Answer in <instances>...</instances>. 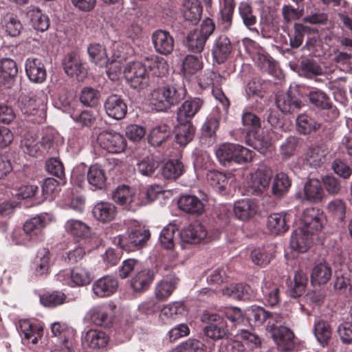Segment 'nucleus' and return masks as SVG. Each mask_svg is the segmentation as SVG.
<instances>
[{"label":"nucleus","mask_w":352,"mask_h":352,"mask_svg":"<svg viewBox=\"0 0 352 352\" xmlns=\"http://www.w3.org/2000/svg\"><path fill=\"white\" fill-rule=\"evenodd\" d=\"M248 317L253 320L255 325H265L273 340L279 350L289 351L294 347V334L292 331L285 327L289 321L287 314L270 312L263 307L252 305L245 310Z\"/></svg>","instance_id":"nucleus-1"},{"label":"nucleus","mask_w":352,"mask_h":352,"mask_svg":"<svg viewBox=\"0 0 352 352\" xmlns=\"http://www.w3.org/2000/svg\"><path fill=\"white\" fill-rule=\"evenodd\" d=\"M186 94L182 87L166 84L155 89L150 96V104L157 111H164L178 104Z\"/></svg>","instance_id":"nucleus-2"},{"label":"nucleus","mask_w":352,"mask_h":352,"mask_svg":"<svg viewBox=\"0 0 352 352\" xmlns=\"http://www.w3.org/2000/svg\"><path fill=\"white\" fill-rule=\"evenodd\" d=\"M47 98L45 95L41 96L23 95L19 100V107L21 112L30 117V120L34 123H43L47 116Z\"/></svg>","instance_id":"nucleus-3"},{"label":"nucleus","mask_w":352,"mask_h":352,"mask_svg":"<svg viewBox=\"0 0 352 352\" xmlns=\"http://www.w3.org/2000/svg\"><path fill=\"white\" fill-rule=\"evenodd\" d=\"M219 162L223 165L230 163L243 164L252 161L253 152L237 144L224 143L215 151Z\"/></svg>","instance_id":"nucleus-4"},{"label":"nucleus","mask_w":352,"mask_h":352,"mask_svg":"<svg viewBox=\"0 0 352 352\" xmlns=\"http://www.w3.org/2000/svg\"><path fill=\"white\" fill-rule=\"evenodd\" d=\"M123 74L127 83L133 89H144L149 85L150 76L146 65L142 62L127 63Z\"/></svg>","instance_id":"nucleus-5"},{"label":"nucleus","mask_w":352,"mask_h":352,"mask_svg":"<svg viewBox=\"0 0 352 352\" xmlns=\"http://www.w3.org/2000/svg\"><path fill=\"white\" fill-rule=\"evenodd\" d=\"M272 169L260 165L257 169L250 175L246 183V192L250 195H260L268 188L272 178Z\"/></svg>","instance_id":"nucleus-6"},{"label":"nucleus","mask_w":352,"mask_h":352,"mask_svg":"<svg viewBox=\"0 0 352 352\" xmlns=\"http://www.w3.org/2000/svg\"><path fill=\"white\" fill-rule=\"evenodd\" d=\"M243 44L247 52L252 56L255 63L262 72L268 74L274 72L276 63L267 54L263 48L260 47L255 41L248 38L243 40Z\"/></svg>","instance_id":"nucleus-7"},{"label":"nucleus","mask_w":352,"mask_h":352,"mask_svg":"<svg viewBox=\"0 0 352 352\" xmlns=\"http://www.w3.org/2000/svg\"><path fill=\"white\" fill-rule=\"evenodd\" d=\"M149 237L148 229L141 225H135L129 230L127 236H119L118 244L124 250L133 251L144 245Z\"/></svg>","instance_id":"nucleus-8"},{"label":"nucleus","mask_w":352,"mask_h":352,"mask_svg":"<svg viewBox=\"0 0 352 352\" xmlns=\"http://www.w3.org/2000/svg\"><path fill=\"white\" fill-rule=\"evenodd\" d=\"M97 143L103 150L111 153H120L126 146L125 138L120 133L113 131H102L97 138Z\"/></svg>","instance_id":"nucleus-9"},{"label":"nucleus","mask_w":352,"mask_h":352,"mask_svg":"<svg viewBox=\"0 0 352 352\" xmlns=\"http://www.w3.org/2000/svg\"><path fill=\"white\" fill-rule=\"evenodd\" d=\"M203 320L208 322L204 329L206 336L213 340H221L228 337L226 322L219 315L207 313L204 315Z\"/></svg>","instance_id":"nucleus-10"},{"label":"nucleus","mask_w":352,"mask_h":352,"mask_svg":"<svg viewBox=\"0 0 352 352\" xmlns=\"http://www.w3.org/2000/svg\"><path fill=\"white\" fill-rule=\"evenodd\" d=\"M324 216L323 212L318 208H306L301 217V226L299 227L311 234L320 232L323 226Z\"/></svg>","instance_id":"nucleus-11"},{"label":"nucleus","mask_w":352,"mask_h":352,"mask_svg":"<svg viewBox=\"0 0 352 352\" xmlns=\"http://www.w3.org/2000/svg\"><path fill=\"white\" fill-rule=\"evenodd\" d=\"M63 67L65 74L82 80L87 76V69L80 55L74 52L66 54L63 59Z\"/></svg>","instance_id":"nucleus-12"},{"label":"nucleus","mask_w":352,"mask_h":352,"mask_svg":"<svg viewBox=\"0 0 352 352\" xmlns=\"http://www.w3.org/2000/svg\"><path fill=\"white\" fill-rule=\"evenodd\" d=\"M278 109L283 113H294L304 106L302 101L297 97L296 91L289 89L286 93H280L276 98Z\"/></svg>","instance_id":"nucleus-13"},{"label":"nucleus","mask_w":352,"mask_h":352,"mask_svg":"<svg viewBox=\"0 0 352 352\" xmlns=\"http://www.w3.org/2000/svg\"><path fill=\"white\" fill-rule=\"evenodd\" d=\"M16 329L23 344H36L43 336V327L40 324L32 323L29 320L23 319L19 322Z\"/></svg>","instance_id":"nucleus-14"},{"label":"nucleus","mask_w":352,"mask_h":352,"mask_svg":"<svg viewBox=\"0 0 352 352\" xmlns=\"http://www.w3.org/2000/svg\"><path fill=\"white\" fill-rule=\"evenodd\" d=\"M151 40L157 53L167 56L173 51L174 38L169 32L157 30L152 34Z\"/></svg>","instance_id":"nucleus-15"},{"label":"nucleus","mask_w":352,"mask_h":352,"mask_svg":"<svg viewBox=\"0 0 352 352\" xmlns=\"http://www.w3.org/2000/svg\"><path fill=\"white\" fill-rule=\"evenodd\" d=\"M107 115L115 120H121L127 113V105L121 96L111 94L109 96L104 103Z\"/></svg>","instance_id":"nucleus-16"},{"label":"nucleus","mask_w":352,"mask_h":352,"mask_svg":"<svg viewBox=\"0 0 352 352\" xmlns=\"http://www.w3.org/2000/svg\"><path fill=\"white\" fill-rule=\"evenodd\" d=\"M329 160V149L324 145H318L308 148L303 162L304 164L316 168L322 166Z\"/></svg>","instance_id":"nucleus-17"},{"label":"nucleus","mask_w":352,"mask_h":352,"mask_svg":"<svg viewBox=\"0 0 352 352\" xmlns=\"http://www.w3.org/2000/svg\"><path fill=\"white\" fill-rule=\"evenodd\" d=\"M85 318L96 326L109 328L112 325L110 309L105 305H96L91 307L86 314Z\"/></svg>","instance_id":"nucleus-18"},{"label":"nucleus","mask_w":352,"mask_h":352,"mask_svg":"<svg viewBox=\"0 0 352 352\" xmlns=\"http://www.w3.org/2000/svg\"><path fill=\"white\" fill-rule=\"evenodd\" d=\"M203 101L199 98L186 100L177 111L178 123H191V120L201 109Z\"/></svg>","instance_id":"nucleus-19"},{"label":"nucleus","mask_w":352,"mask_h":352,"mask_svg":"<svg viewBox=\"0 0 352 352\" xmlns=\"http://www.w3.org/2000/svg\"><path fill=\"white\" fill-rule=\"evenodd\" d=\"M25 69L29 80L35 83H41L46 79L47 73L41 60L38 58H28Z\"/></svg>","instance_id":"nucleus-20"},{"label":"nucleus","mask_w":352,"mask_h":352,"mask_svg":"<svg viewBox=\"0 0 352 352\" xmlns=\"http://www.w3.org/2000/svg\"><path fill=\"white\" fill-rule=\"evenodd\" d=\"M118 281L113 276H104L97 280L92 285L93 292L98 297L110 296L117 291Z\"/></svg>","instance_id":"nucleus-21"},{"label":"nucleus","mask_w":352,"mask_h":352,"mask_svg":"<svg viewBox=\"0 0 352 352\" xmlns=\"http://www.w3.org/2000/svg\"><path fill=\"white\" fill-rule=\"evenodd\" d=\"M18 73L16 62L11 58H3L0 61V87L9 88L15 80Z\"/></svg>","instance_id":"nucleus-22"},{"label":"nucleus","mask_w":352,"mask_h":352,"mask_svg":"<svg viewBox=\"0 0 352 352\" xmlns=\"http://www.w3.org/2000/svg\"><path fill=\"white\" fill-rule=\"evenodd\" d=\"M232 46L229 38L226 35L219 36L214 41L212 54L214 60L221 64L224 63L230 55Z\"/></svg>","instance_id":"nucleus-23"},{"label":"nucleus","mask_w":352,"mask_h":352,"mask_svg":"<svg viewBox=\"0 0 352 352\" xmlns=\"http://www.w3.org/2000/svg\"><path fill=\"white\" fill-rule=\"evenodd\" d=\"M308 98L310 103L315 107L329 110L331 113V119L338 118L340 115L338 109L333 106L330 98L324 92L320 90L311 91L309 93Z\"/></svg>","instance_id":"nucleus-24"},{"label":"nucleus","mask_w":352,"mask_h":352,"mask_svg":"<svg viewBox=\"0 0 352 352\" xmlns=\"http://www.w3.org/2000/svg\"><path fill=\"white\" fill-rule=\"evenodd\" d=\"M112 199L118 204L129 206L131 209L139 205V201L135 198L134 190L126 185L117 187L112 193Z\"/></svg>","instance_id":"nucleus-25"},{"label":"nucleus","mask_w":352,"mask_h":352,"mask_svg":"<svg viewBox=\"0 0 352 352\" xmlns=\"http://www.w3.org/2000/svg\"><path fill=\"white\" fill-rule=\"evenodd\" d=\"M207 236L204 226L199 223L190 224L180 232L181 240L184 243L196 244L204 240Z\"/></svg>","instance_id":"nucleus-26"},{"label":"nucleus","mask_w":352,"mask_h":352,"mask_svg":"<svg viewBox=\"0 0 352 352\" xmlns=\"http://www.w3.org/2000/svg\"><path fill=\"white\" fill-rule=\"evenodd\" d=\"M307 230L298 228L292 233L290 240L291 248L300 253L305 252L312 243V236Z\"/></svg>","instance_id":"nucleus-27"},{"label":"nucleus","mask_w":352,"mask_h":352,"mask_svg":"<svg viewBox=\"0 0 352 352\" xmlns=\"http://www.w3.org/2000/svg\"><path fill=\"white\" fill-rule=\"evenodd\" d=\"M179 279L174 274L165 276L155 286V294L158 300L168 298L175 289Z\"/></svg>","instance_id":"nucleus-28"},{"label":"nucleus","mask_w":352,"mask_h":352,"mask_svg":"<svg viewBox=\"0 0 352 352\" xmlns=\"http://www.w3.org/2000/svg\"><path fill=\"white\" fill-rule=\"evenodd\" d=\"M109 341L107 334L99 330L90 329L82 338L84 346L91 349H98L104 347Z\"/></svg>","instance_id":"nucleus-29"},{"label":"nucleus","mask_w":352,"mask_h":352,"mask_svg":"<svg viewBox=\"0 0 352 352\" xmlns=\"http://www.w3.org/2000/svg\"><path fill=\"white\" fill-rule=\"evenodd\" d=\"M45 217L42 215H37L28 220L23 224V230L30 242L37 241L42 234L45 227Z\"/></svg>","instance_id":"nucleus-30"},{"label":"nucleus","mask_w":352,"mask_h":352,"mask_svg":"<svg viewBox=\"0 0 352 352\" xmlns=\"http://www.w3.org/2000/svg\"><path fill=\"white\" fill-rule=\"evenodd\" d=\"M296 129L303 135H309L318 131L322 126L320 121L314 117L304 113L299 114L296 120Z\"/></svg>","instance_id":"nucleus-31"},{"label":"nucleus","mask_w":352,"mask_h":352,"mask_svg":"<svg viewBox=\"0 0 352 352\" xmlns=\"http://www.w3.org/2000/svg\"><path fill=\"white\" fill-rule=\"evenodd\" d=\"M116 213V207L109 202H98L92 209V214L94 218L102 223H107L113 220Z\"/></svg>","instance_id":"nucleus-32"},{"label":"nucleus","mask_w":352,"mask_h":352,"mask_svg":"<svg viewBox=\"0 0 352 352\" xmlns=\"http://www.w3.org/2000/svg\"><path fill=\"white\" fill-rule=\"evenodd\" d=\"M184 19L192 25H196L200 21L202 7L199 0H184L183 3Z\"/></svg>","instance_id":"nucleus-33"},{"label":"nucleus","mask_w":352,"mask_h":352,"mask_svg":"<svg viewBox=\"0 0 352 352\" xmlns=\"http://www.w3.org/2000/svg\"><path fill=\"white\" fill-rule=\"evenodd\" d=\"M234 212L238 219L248 220L256 213V205L252 199H243L234 203Z\"/></svg>","instance_id":"nucleus-34"},{"label":"nucleus","mask_w":352,"mask_h":352,"mask_svg":"<svg viewBox=\"0 0 352 352\" xmlns=\"http://www.w3.org/2000/svg\"><path fill=\"white\" fill-rule=\"evenodd\" d=\"M180 210L190 214H200L204 209L202 201L195 195H182L178 201Z\"/></svg>","instance_id":"nucleus-35"},{"label":"nucleus","mask_w":352,"mask_h":352,"mask_svg":"<svg viewBox=\"0 0 352 352\" xmlns=\"http://www.w3.org/2000/svg\"><path fill=\"white\" fill-rule=\"evenodd\" d=\"M287 214L284 212L273 213L267 217V226L272 234H281L289 228Z\"/></svg>","instance_id":"nucleus-36"},{"label":"nucleus","mask_w":352,"mask_h":352,"mask_svg":"<svg viewBox=\"0 0 352 352\" xmlns=\"http://www.w3.org/2000/svg\"><path fill=\"white\" fill-rule=\"evenodd\" d=\"M276 245L273 243L268 244L261 248H257L251 252L250 257L252 262L258 265H267L274 256Z\"/></svg>","instance_id":"nucleus-37"},{"label":"nucleus","mask_w":352,"mask_h":352,"mask_svg":"<svg viewBox=\"0 0 352 352\" xmlns=\"http://www.w3.org/2000/svg\"><path fill=\"white\" fill-rule=\"evenodd\" d=\"M154 279V273L151 270H143L137 272L131 280V286L135 292L146 290Z\"/></svg>","instance_id":"nucleus-38"},{"label":"nucleus","mask_w":352,"mask_h":352,"mask_svg":"<svg viewBox=\"0 0 352 352\" xmlns=\"http://www.w3.org/2000/svg\"><path fill=\"white\" fill-rule=\"evenodd\" d=\"M332 271L330 265L326 262H320L314 267L311 274V281L313 285H323L331 278Z\"/></svg>","instance_id":"nucleus-39"},{"label":"nucleus","mask_w":352,"mask_h":352,"mask_svg":"<svg viewBox=\"0 0 352 352\" xmlns=\"http://www.w3.org/2000/svg\"><path fill=\"white\" fill-rule=\"evenodd\" d=\"M51 331L52 336L57 338V341L60 344L63 342L70 343L74 340L76 331L65 324H61L58 322L52 323Z\"/></svg>","instance_id":"nucleus-40"},{"label":"nucleus","mask_w":352,"mask_h":352,"mask_svg":"<svg viewBox=\"0 0 352 352\" xmlns=\"http://www.w3.org/2000/svg\"><path fill=\"white\" fill-rule=\"evenodd\" d=\"M87 180L96 189H102L107 182L104 170L98 164L91 165L88 168Z\"/></svg>","instance_id":"nucleus-41"},{"label":"nucleus","mask_w":352,"mask_h":352,"mask_svg":"<svg viewBox=\"0 0 352 352\" xmlns=\"http://www.w3.org/2000/svg\"><path fill=\"white\" fill-rule=\"evenodd\" d=\"M171 135V129L166 124H161L154 126L149 134L148 142L153 146H159Z\"/></svg>","instance_id":"nucleus-42"},{"label":"nucleus","mask_w":352,"mask_h":352,"mask_svg":"<svg viewBox=\"0 0 352 352\" xmlns=\"http://www.w3.org/2000/svg\"><path fill=\"white\" fill-rule=\"evenodd\" d=\"M65 231L70 235L77 238H85L89 236L90 227L80 220L69 219L65 224Z\"/></svg>","instance_id":"nucleus-43"},{"label":"nucleus","mask_w":352,"mask_h":352,"mask_svg":"<svg viewBox=\"0 0 352 352\" xmlns=\"http://www.w3.org/2000/svg\"><path fill=\"white\" fill-rule=\"evenodd\" d=\"M1 23L6 29V32L11 36L19 35L23 28L18 16L13 12H6L3 16Z\"/></svg>","instance_id":"nucleus-44"},{"label":"nucleus","mask_w":352,"mask_h":352,"mask_svg":"<svg viewBox=\"0 0 352 352\" xmlns=\"http://www.w3.org/2000/svg\"><path fill=\"white\" fill-rule=\"evenodd\" d=\"M304 194L305 199L311 202L320 201L324 196L320 182L318 179H310L305 184Z\"/></svg>","instance_id":"nucleus-45"},{"label":"nucleus","mask_w":352,"mask_h":352,"mask_svg":"<svg viewBox=\"0 0 352 352\" xmlns=\"http://www.w3.org/2000/svg\"><path fill=\"white\" fill-rule=\"evenodd\" d=\"M195 129L192 123H178L175 127V142L181 146L188 144L193 138Z\"/></svg>","instance_id":"nucleus-46"},{"label":"nucleus","mask_w":352,"mask_h":352,"mask_svg":"<svg viewBox=\"0 0 352 352\" xmlns=\"http://www.w3.org/2000/svg\"><path fill=\"white\" fill-rule=\"evenodd\" d=\"M184 172V165L179 160L166 162L161 168L162 175L166 179H174L180 177Z\"/></svg>","instance_id":"nucleus-47"},{"label":"nucleus","mask_w":352,"mask_h":352,"mask_svg":"<svg viewBox=\"0 0 352 352\" xmlns=\"http://www.w3.org/2000/svg\"><path fill=\"white\" fill-rule=\"evenodd\" d=\"M291 182L285 173H277L272 182V192L278 198L283 197L289 190Z\"/></svg>","instance_id":"nucleus-48"},{"label":"nucleus","mask_w":352,"mask_h":352,"mask_svg":"<svg viewBox=\"0 0 352 352\" xmlns=\"http://www.w3.org/2000/svg\"><path fill=\"white\" fill-rule=\"evenodd\" d=\"M314 332L318 342L322 346L328 344L332 335V329L330 324L323 320H319L315 322Z\"/></svg>","instance_id":"nucleus-49"},{"label":"nucleus","mask_w":352,"mask_h":352,"mask_svg":"<svg viewBox=\"0 0 352 352\" xmlns=\"http://www.w3.org/2000/svg\"><path fill=\"white\" fill-rule=\"evenodd\" d=\"M34 270L36 275H43L48 273L50 265V252L47 248L40 249L34 259Z\"/></svg>","instance_id":"nucleus-50"},{"label":"nucleus","mask_w":352,"mask_h":352,"mask_svg":"<svg viewBox=\"0 0 352 352\" xmlns=\"http://www.w3.org/2000/svg\"><path fill=\"white\" fill-rule=\"evenodd\" d=\"M264 303L270 307L276 306L280 301L278 287L270 281H264L261 286Z\"/></svg>","instance_id":"nucleus-51"},{"label":"nucleus","mask_w":352,"mask_h":352,"mask_svg":"<svg viewBox=\"0 0 352 352\" xmlns=\"http://www.w3.org/2000/svg\"><path fill=\"white\" fill-rule=\"evenodd\" d=\"M87 50L91 62L101 67L107 65L109 58L103 46L100 44H91Z\"/></svg>","instance_id":"nucleus-52"},{"label":"nucleus","mask_w":352,"mask_h":352,"mask_svg":"<svg viewBox=\"0 0 352 352\" xmlns=\"http://www.w3.org/2000/svg\"><path fill=\"white\" fill-rule=\"evenodd\" d=\"M185 307L181 302H174L165 305L161 310L160 317L162 320L176 319L184 315Z\"/></svg>","instance_id":"nucleus-53"},{"label":"nucleus","mask_w":352,"mask_h":352,"mask_svg":"<svg viewBox=\"0 0 352 352\" xmlns=\"http://www.w3.org/2000/svg\"><path fill=\"white\" fill-rule=\"evenodd\" d=\"M28 14L32 25L35 30L44 32L48 29L50 19L48 16L43 14L38 8H34L30 10Z\"/></svg>","instance_id":"nucleus-54"},{"label":"nucleus","mask_w":352,"mask_h":352,"mask_svg":"<svg viewBox=\"0 0 352 352\" xmlns=\"http://www.w3.org/2000/svg\"><path fill=\"white\" fill-rule=\"evenodd\" d=\"M208 184L220 193H225L228 185V179L225 174L217 170H210L207 173Z\"/></svg>","instance_id":"nucleus-55"},{"label":"nucleus","mask_w":352,"mask_h":352,"mask_svg":"<svg viewBox=\"0 0 352 352\" xmlns=\"http://www.w3.org/2000/svg\"><path fill=\"white\" fill-rule=\"evenodd\" d=\"M179 230L175 224L170 223L164 227L160 234V242L165 249H172L175 245V233Z\"/></svg>","instance_id":"nucleus-56"},{"label":"nucleus","mask_w":352,"mask_h":352,"mask_svg":"<svg viewBox=\"0 0 352 352\" xmlns=\"http://www.w3.org/2000/svg\"><path fill=\"white\" fill-rule=\"evenodd\" d=\"M300 71L301 75L307 78H312L322 74V67L316 60L309 58H305L300 61Z\"/></svg>","instance_id":"nucleus-57"},{"label":"nucleus","mask_w":352,"mask_h":352,"mask_svg":"<svg viewBox=\"0 0 352 352\" xmlns=\"http://www.w3.org/2000/svg\"><path fill=\"white\" fill-rule=\"evenodd\" d=\"M100 92L93 87H85L82 89L80 94V101L87 107H94L99 104Z\"/></svg>","instance_id":"nucleus-58"},{"label":"nucleus","mask_w":352,"mask_h":352,"mask_svg":"<svg viewBox=\"0 0 352 352\" xmlns=\"http://www.w3.org/2000/svg\"><path fill=\"white\" fill-rule=\"evenodd\" d=\"M206 41L202 37L200 33L195 30L190 32L186 36V47L194 53H200L204 50Z\"/></svg>","instance_id":"nucleus-59"},{"label":"nucleus","mask_w":352,"mask_h":352,"mask_svg":"<svg viewBox=\"0 0 352 352\" xmlns=\"http://www.w3.org/2000/svg\"><path fill=\"white\" fill-rule=\"evenodd\" d=\"M73 286H84L89 284L92 280L91 272L81 266H76L72 270Z\"/></svg>","instance_id":"nucleus-60"},{"label":"nucleus","mask_w":352,"mask_h":352,"mask_svg":"<svg viewBox=\"0 0 352 352\" xmlns=\"http://www.w3.org/2000/svg\"><path fill=\"white\" fill-rule=\"evenodd\" d=\"M202 68L200 58L195 55H187L182 61V72L184 76H191Z\"/></svg>","instance_id":"nucleus-61"},{"label":"nucleus","mask_w":352,"mask_h":352,"mask_svg":"<svg viewBox=\"0 0 352 352\" xmlns=\"http://www.w3.org/2000/svg\"><path fill=\"white\" fill-rule=\"evenodd\" d=\"M66 295L59 291L45 293L40 296V302L45 307H55L65 302Z\"/></svg>","instance_id":"nucleus-62"},{"label":"nucleus","mask_w":352,"mask_h":352,"mask_svg":"<svg viewBox=\"0 0 352 352\" xmlns=\"http://www.w3.org/2000/svg\"><path fill=\"white\" fill-rule=\"evenodd\" d=\"M328 212L338 221L342 222L346 217V206L345 202L340 199H334L327 205Z\"/></svg>","instance_id":"nucleus-63"},{"label":"nucleus","mask_w":352,"mask_h":352,"mask_svg":"<svg viewBox=\"0 0 352 352\" xmlns=\"http://www.w3.org/2000/svg\"><path fill=\"white\" fill-rule=\"evenodd\" d=\"M239 12L243 24L250 30H253L257 22L256 16L253 14L251 6L247 2H241L239 6Z\"/></svg>","instance_id":"nucleus-64"}]
</instances>
